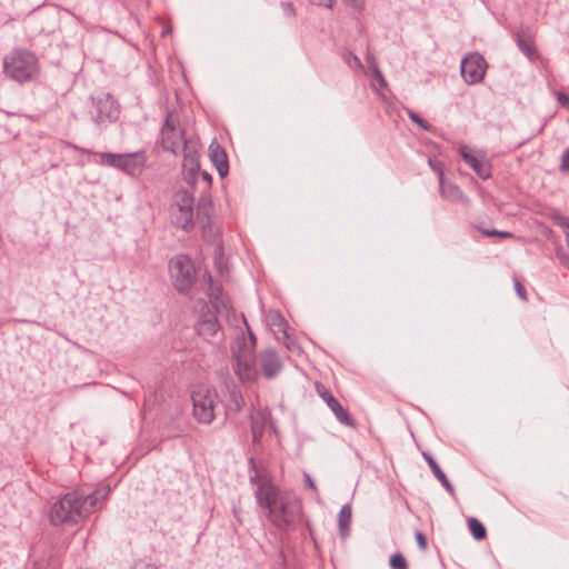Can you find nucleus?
I'll use <instances>...</instances> for the list:
<instances>
[{"label": "nucleus", "mask_w": 569, "mask_h": 569, "mask_svg": "<svg viewBox=\"0 0 569 569\" xmlns=\"http://www.w3.org/2000/svg\"><path fill=\"white\" fill-rule=\"evenodd\" d=\"M110 492L109 485H103L89 495L80 490L69 491L52 503L49 521L54 527L76 526L101 508Z\"/></svg>", "instance_id": "obj_1"}, {"label": "nucleus", "mask_w": 569, "mask_h": 569, "mask_svg": "<svg viewBox=\"0 0 569 569\" xmlns=\"http://www.w3.org/2000/svg\"><path fill=\"white\" fill-rule=\"evenodd\" d=\"M254 497L260 508L267 510V519L281 531L296 530L302 519V502L297 497L282 492L272 482L260 483Z\"/></svg>", "instance_id": "obj_2"}, {"label": "nucleus", "mask_w": 569, "mask_h": 569, "mask_svg": "<svg viewBox=\"0 0 569 569\" xmlns=\"http://www.w3.org/2000/svg\"><path fill=\"white\" fill-rule=\"evenodd\" d=\"M2 67L4 76L20 84L36 80L40 73L38 57L26 48H13L3 57Z\"/></svg>", "instance_id": "obj_3"}, {"label": "nucleus", "mask_w": 569, "mask_h": 569, "mask_svg": "<svg viewBox=\"0 0 569 569\" xmlns=\"http://www.w3.org/2000/svg\"><path fill=\"white\" fill-rule=\"evenodd\" d=\"M69 147L80 150L88 154H97L88 149H80L77 146L69 143ZM100 157V163L121 170L128 176H137L147 166V152L144 150L136 151L132 153H110L101 152L98 153Z\"/></svg>", "instance_id": "obj_4"}, {"label": "nucleus", "mask_w": 569, "mask_h": 569, "mask_svg": "<svg viewBox=\"0 0 569 569\" xmlns=\"http://www.w3.org/2000/svg\"><path fill=\"white\" fill-rule=\"evenodd\" d=\"M170 277L173 288L181 295H187L197 280L193 261L187 254H178L169 262Z\"/></svg>", "instance_id": "obj_5"}, {"label": "nucleus", "mask_w": 569, "mask_h": 569, "mask_svg": "<svg viewBox=\"0 0 569 569\" xmlns=\"http://www.w3.org/2000/svg\"><path fill=\"white\" fill-rule=\"evenodd\" d=\"M246 345V337L241 333L231 347L232 358L234 360V373L240 381H254L259 377V371L256 367V360L253 359V352L250 350H243L242 346Z\"/></svg>", "instance_id": "obj_6"}, {"label": "nucleus", "mask_w": 569, "mask_h": 569, "mask_svg": "<svg viewBox=\"0 0 569 569\" xmlns=\"http://www.w3.org/2000/svg\"><path fill=\"white\" fill-rule=\"evenodd\" d=\"M217 398V392L206 387H199L192 392L193 417L199 423L209 425L213 421Z\"/></svg>", "instance_id": "obj_7"}, {"label": "nucleus", "mask_w": 569, "mask_h": 569, "mask_svg": "<svg viewBox=\"0 0 569 569\" xmlns=\"http://www.w3.org/2000/svg\"><path fill=\"white\" fill-rule=\"evenodd\" d=\"M161 146L163 150L178 154L179 149L184 148V142H193L186 138L183 129H178L172 120V112L167 111L164 122L160 130Z\"/></svg>", "instance_id": "obj_8"}, {"label": "nucleus", "mask_w": 569, "mask_h": 569, "mask_svg": "<svg viewBox=\"0 0 569 569\" xmlns=\"http://www.w3.org/2000/svg\"><path fill=\"white\" fill-rule=\"evenodd\" d=\"M488 68V63L483 56L479 52H470L460 63V73L467 84L480 83Z\"/></svg>", "instance_id": "obj_9"}, {"label": "nucleus", "mask_w": 569, "mask_h": 569, "mask_svg": "<svg viewBox=\"0 0 569 569\" xmlns=\"http://www.w3.org/2000/svg\"><path fill=\"white\" fill-rule=\"evenodd\" d=\"M183 161H182V173L183 180L192 188H197V181L200 169V153L197 142H184L182 149Z\"/></svg>", "instance_id": "obj_10"}, {"label": "nucleus", "mask_w": 569, "mask_h": 569, "mask_svg": "<svg viewBox=\"0 0 569 569\" xmlns=\"http://www.w3.org/2000/svg\"><path fill=\"white\" fill-rule=\"evenodd\" d=\"M92 102L96 110V113L93 114V120L96 123H111L118 119L120 112L119 104L114 97L110 93H102L97 98H92Z\"/></svg>", "instance_id": "obj_11"}, {"label": "nucleus", "mask_w": 569, "mask_h": 569, "mask_svg": "<svg viewBox=\"0 0 569 569\" xmlns=\"http://www.w3.org/2000/svg\"><path fill=\"white\" fill-rule=\"evenodd\" d=\"M216 309H211L206 301H201L200 317L196 325V330L199 336L209 339L214 337L220 330L221 325L218 320Z\"/></svg>", "instance_id": "obj_12"}, {"label": "nucleus", "mask_w": 569, "mask_h": 569, "mask_svg": "<svg viewBox=\"0 0 569 569\" xmlns=\"http://www.w3.org/2000/svg\"><path fill=\"white\" fill-rule=\"evenodd\" d=\"M316 391L318 396L327 403V406L335 413L336 418L346 426H353L352 418L349 416L348 411L342 407L338 399L333 397V395L329 391V389L321 382L317 381L315 383Z\"/></svg>", "instance_id": "obj_13"}, {"label": "nucleus", "mask_w": 569, "mask_h": 569, "mask_svg": "<svg viewBox=\"0 0 569 569\" xmlns=\"http://www.w3.org/2000/svg\"><path fill=\"white\" fill-rule=\"evenodd\" d=\"M459 154L480 179L488 180L492 177V164L489 161L472 154L466 146L459 148Z\"/></svg>", "instance_id": "obj_14"}, {"label": "nucleus", "mask_w": 569, "mask_h": 569, "mask_svg": "<svg viewBox=\"0 0 569 569\" xmlns=\"http://www.w3.org/2000/svg\"><path fill=\"white\" fill-rule=\"evenodd\" d=\"M257 360L260 365L262 375L267 379L274 378L282 369L281 360L273 349H267L259 353Z\"/></svg>", "instance_id": "obj_15"}, {"label": "nucleus", "mask_w": 569, "mask_h": 569, "mask_svg": "<svg viewBox=\"0 0 569 569\" xmlns=\"http://www.w3.org/2000/svg\"><path fill=\"white\" fill-rule=\"evenodd\" d=\"M194 208H169L170 222L178 229L189 232L194 227Z\"/></svg>", "instance_id": "obj_16"}, {"label": "nucleus", "mask_w": 569, "mask_h": 569, "mask_svg": "<svg viewBox=\"0 0 569 569\" xmlns=\"http://www.w3.org/2000/svg\"><path fill=\"white\" fill-rule=\"evenodd\" d=\"M203 277L208 283L206 293L210 300V303L213 309H216L217 311H220L221 308L227 307L223 287L221 283L213 280L210 272H206Z\"/></svg>", "instance_id": "obj_17"}, {"label": "nucleus", "mask_w": 569, "mask_h": 569, "mask_svg": "<svg viewBox=\"0 0 569 569\" xmlns=\"http://www.w3.org/2000/svg\"><path fill=\"white\" fill-rule=\"evenodd\" d=\"M209 158L216 167L220 178H224L229 173V161L226 150L213 140L209 146Z\"/></svg>", "instance_id": "obj_18"}, {"label": "nucleus", "mask_w": 569, "mask_h": 569, "mask_svg": "<svg viewBox=\"0 0 569 569\" xmlns=\"http://www.w3.org/2000/svg\"><path fill=\"white\" fill-rule=\"evenodd\" d=\"M439 193L446 201L462 204L469 203V198L465 194L462 189L453 182L446 180L442 184H439Z\"/></svg>", "instance_id": "obj_19"}, {"label": "nucleus", "mask_w": 569, "mask_h": 569, "mask_svg": "<svg viewBox=\"0 0 569 569\" xmlns=\"http://www.w3.org/2000/svg\"><path fill=\"white\" fill-rule=\"evenodd\" d=\"M513 40L518 49L531 61L535 62L539 59V52L535 41L529 37L525 38L520 32L513 36Z\"/></svg>", "instance_id": "obj_20"}, {"label": "nucleus", "mask_w": 569, "mask_h": 569, "mask_svg": "<svg viewBox=\"0 0 569 569\" xmlns=\"http://www.w3.org/2000/svg\"><path fill=\"white\" fill-rule=\"evenodd\" d=\"M422 457L425 461L428 463L429 468L431 469L433 476L439 480V482L443 486V488L450 493H455V488L451 485V482L448 480L446 473L442 471L440 466L437 463V461L433 459V457L428 453L423 452Z\"/></svg>", "instance_id": "obj_21"}, {"label": "nucleus", "mask_w": 569, "mask_h": 569, "mask_svg": "<svg viewBox=\"0 0 569 569\" xmlns=\"http://www.w3.org/2000/svg\"><path fill=\"white\" fill-rule=\"evenodd\" d=\"M352 518V508L350 505H345L338 515V527L341 538L350 536V523Z\"/></svg>", "instance_id": "obj_22"}, {"label": "nucleus", "mask_w": 569, "mask_h": 569, "mask_svg": "<svg viewBox=\"0 0 569 569\" xmlns=\"http://www.w3.org/2000/svg\"><path fill=\"white\" fill-rule=\"evenodd\" d=\"M194 208V196L186 189H179L174 196L173 201L169 208Z\"/></svg>", "instance_id": "obj_23"}, {"label": "nucleus", "mask_w": 569, "mask_h": 569, "mask_svg": "<svg viewBox=\"0 0 569 569\" xmlns=\"http://www.w3.org/2000/svg\"><path fill=\"white\" fill-rule=\"evenodd\" d=\"M227 388H228L229 409L234 412H239L242 409V407L244 406V400H243L242 393H241L240 389L234 385L228 386Z\"/></svg>", "instance_id": "obj_24"}, {"label": "nucleus", "mask_w": 569, "mask_h": 569, "mask_svg": "<svg viewBox=\"0 0 569 569\" xmlns=\"http://www.w3.org/2000/svg\"><path fill=\"white\" fill-rule=\"evenodd\" d=\"M213 203L210 191H201L197 203V213L209 219L212 212Z\"/></svg>", "instance_id": "obj_25"}, {"label": "nucleus", "mask_w": 569, "mask_h": 569, "mask_svg": "<svg viewBox=\"0 0 569 569\" xmlns=\"http://www.w3.org/2000/svg\"><path fill=\"white\" fill-rule=\"evenodd\" d=\"M368 74L371 77L370 86L372 90L379 96H382L381 90L388 88V82L385 76L382 74L380 68H375V70H372Z\"/></svg>", "instance_id": "obj_26"}, {"label": "nucleus", "mask_w": 569, "mask_h": 569, "mask_svg": "<svg viewBox=\"0 0 569 569\" xmlns=\"http://www.w3.org/2000/svg\"><path fill=\"white\" fill-rule=\"evenodd\" d=\"M468 529L473 539L480 541L487 537V529L485 525L477 518L470 517L468 519Z\"/></svg>", "instance_id": "obj_27"}, {"label": "nucleus", "mask_w": 569, "mask_h": 569, "mask_svg": "<svg viewBox=\"0 0 569 569\" xmlns=\"http://www.w3.org/2000/svg\"><path fill=\"white\" fill-rule=\"evenodd\" d=\"M375 68H379L376 56L368 49L366 53V64H362L360 59L358 58V70L363 71L365 74H368Z\"/></svg>", "instance_id": "obj_28"}, {"label": "nucleus", "mask_w": 569, "mask_h": 569, "mask_svg": "<svg viewBox=\"0 0 569 569\" xmlns=\"http://www.w3.org/2000/svg\"><path fill=\"white\" fill-rule=\"evenodd\" d=\"M428 164L431 168V170L437 174L439 184H442V182L446 181L443 162L433 158H428Z\"/></svg>", "instance_id": "obj_29"}, {"label": "nucleus", "mask_w": 569, "mask_h": 569, "mask_svg": "<svg viewBox=\"0 0 569 569\" xmlns=\"http://www.w3.org/2000/svg\"><path fill=\"white\" fill-rule=\"evenodd\" d=\"M391 569H409L405 556L400 552L393 553L389 559Z\"/></svg>", "instance_id": "obj_30"}, {"label": "nucleus", "mask_w": 569, "mask_h": 569, "mask_svg": "<svg viewBox=\"0 0 569 569\" xmlns=\"http://www.w3.org/2000/svg\"><path fill=\"white\" fill-rule=\"evenodd\" d=\"M198 184L201 186V191H210L211 187H212V177H211V174L209 172H207V171H201L199 169V176H198L197 186Z\"/></svg>", "instance_id": "obj_31"}, {"label": "nucleus", "mask_w": 569, "mask_h": 569, "mask_svg": "<svg viewBox=\"0 0 569 569\" xmlns=\"http://www.w3.org/2000/svg\"><path fill=\"white\" fill-rule=\"evenodd\" d=\"M550 219L556 226L569 231V218L568 217L561 214L559 211H553L550 214Z\"/></svg>", "instance_id": "obj_32"}, {"label": "nucleus", "mask_w": 569, "mask_h": 569, "mask_svg": "<svg viewBox=\"0 0 569 569\" xmlns=\"http://www.w3.org/2000/svg\"><path fill=\"white\" fill-rule=\"evenodd\" d=\"M408 117L413 123L418 124L421 129L426 131L431 130L432 126L427 120L422 119L418 113L409 111Z\"/></svg>", "instance_id": "obj_33"}, {"label": "nucleus", "mask_w": 569, "mask_h": 569, "mask_svg": "<svg viewBox=\"0 0 569 569\" xmlns=\"http://www.w3.org/2000/svg\"><path fill=\"white\" fill-rule=\"evenodd\" d=\"M480 231L487 237H499L503 239L513 238V233L510 231H500L497 229H481Z\"/></svg>", "instance_id": "obj_34"}, {"label": "nucleus", "mask_w": 569, "mask_h": 569, "mask_svg": "<svg viewBox=\"0 0 569 569\" xmlns=\"http://www.w3.org/2000/svg\"><path fill=\"white\" fill-rule=\"evenodd\" d=\"M513 287L516 290L517 296L525 302L528 301V293L525 288V286L521 283V281L515 276L513 277Z\"/></svg>", "instance_id": "obj_35"}, {"label": "nucleus", "mask_w": 569, "mask_h": 569, "mask_svg": "<svg viewBox=\"0 0 569 569\" xmlns=\"http://www.w3.org/2000/svg\"><path fill=\"white\" fill-rule=\"evenodd\" d=\"M246 325H248L246 322ZM247 329H248V333H249V345L246 342L244 346H242L243 350H250V352H253L254 348H256V343H257V338L256 336L253 335V332L251 331V329L249 328V326H247Z\"/></svg>", "instance_id": "obj_36"}, {"label": "nucleus", "mask_w": 569, "mask_h": 569, "mask_svg": "<svg viewBox=\"0 0 569 569\" xmlns=\"http://www.w3.org/2000/svg\"><path fill=\"white\" fill-rule=\"evenodd\" d=\"M560 171L569 172V147L565 149L561 156Z\"/></svg>", "instance_id": "obj_37"}, {"label": "nucleus", "mask_w": 569, "mask_h": 569, "mask_svg": "<svg viewBox=\"0 0 569 569\" xmlns=\"http://www.w3.org/2000/svg\"><path fill=\"white\" fill-rule=\"evenodd\" d=\"M415 538H416V541H417L419 548L422 551L427 550L428 543H427V538H426L425 533L422 531L418 530L415 535Z\"/></svg>", "instance_id": "obj_38"}, {"label": "nucleus", "mask_w": 569, "mask_h": 569, "mask_svg": "<svg viewBox=\"0 0 569 569\" xmlns=\"http://www.w3.org/2000/svg\"><path fill=\"white\" fill-rule=\"evenodd\" d=\"M132 569H159V567L151 562L139 559L134 562Z\"/></svg>", "instance_id": "obj_39"}, {"label": "nucleus", "mask_w": 569, "mask_h": 569, "mask_svg": "<svg viewBox=\"0 0 569 569\" xmlns=\"http://www.w3.org/2000/svg\"><path fill=\"white\" fill-rule=\"evenodd\" d=\"M281 8L287 17H289V18L296 17V8H295L293 3L282 2Z\"/></svg>", "instance_id": "obj_40"}, {"label": "nucleus", "mask_w": 569, "mask_h": 569, "mask_svg": "<svg viewBox=\"0 0 569 569\" xmlns=\"http://www.w3.org/2000/svg\"><path fill=\"white\" fill-rule=\"evenodd\" d=\"M558 103L569 111V96L563 92H556Z\"/></svg>", "instance_id": "obj_41"}, {"label": "nucleus", "mask_w": 569, "mask_h": 569, "mask_svg": "<svg viewBox=\"0 0 569 569\" xmlns=\"http://www.w3.org/2000/svg\"><path fill=\"white\" fill-rule=\"evenodd\" d=\"M341 57L345 60V62L352 68V60L356 61V56L352 51L343 49L341 52Z\"/></svg>", "instance_id": "obj_42"}, {"label": "nucleus", "mask_w": 569, "mask_h": 569, "mask_svg": "<svg viewBox=\"0 0 569 569\" xmlns=\"http://www.w3.org/2000/svg\"><path fill=\"white\" fill-rule=\"evenodd\" d=\"M303 480H305V487L307 489H310L315 492L318 491L315 480L311 478V476L307 472L303 473Z\"/></svg>", "instance_id": "obj_43"}, {"label": "nucleus", "mask_w": 569, "mask_h": 569, "mask_svg": "<svg viewBox=\"0 0 569 569\" xmlns=\"http://www.w3.org/2000/svg\"><path fill=\"white\" fill-rule=\"evenodd\" d=\"M217 252L219 253V256L216 257V267H217V269H218V271L220 273H223L224 266H223V262H222V248L219 247L217 249Z\"/></svg>", "instance_id": "obj_44"}, {"label": "nucleus", "mask_w": 569, "mask_h": 569, "mask_svg": "<svg viewBox=\"0 0 569 569\" xmlns=\"http://www.w3.org/2000/svg\"><path fill=\"white\" fill-rule=\"evenodd\" d=\"M311 4L323 7V8H331L333 0H309Z\"/></svg>", "instance_id": "obj_45"}, {"label": "nucleus", "mask_w": 569, "mask_h": 569, "mask_svg": "<svg viewBox=\"0 0 569 569\" xmlns=\"http://www.w3.org/2000/svg\"><path fill=\"white\" fill-rule=\"evenodd\" d=\"M264 482L266 481H261L258 470L254 471V475L250 476V483L254 485L257 488L260 483H264Z\"/></svg>", "instance_id": "obj_46"}, {"label": "nucleus", "mask_w": 569, "mask_h": 569, "mask_svg": "<svg viewBox=\"0 0 569 569\" xmlns=\"http://www.w3.org/2000/svg\"><path fill=\"white\" fill-rule=\"evenodd\" d=\"M248 463H249V469H250V470H254V471L257 470V463H256L254 458H252V457H251V458H249Z\"/></svg>", "instance_id": "obj_47"}, {"label": "nucleus", "mask_w": 569, "mask_h": 569, "mask_svg": "<svg viewBox=\"0 0 569 569\" xmlns=\"http://www.w3.org/2000/svg\"><path fill=\"white\" fill-rule=\"evenodd\" d=\"M252 432H253V440L258 441L260 439V437H261V433H257L254 428H252Z\"/></svg>", "instance_id": "obj_48"}, {"label": "nucleus", "mask_w": 569, "mask_h": 569, "mask_svg": "<svg viewBox=\"0 0 569 569\" xmlns=\"http://www.w3.org/2000/svg\"><path fill=\"white\" fill-rule=\"evenodd\" d=\"M461 174L463 176V173H462V172H461ZM465 176L469 177V178H470V180H472V181L475 180V179H473V177H472V176H470L469 173H465Z\"/></svg>", "instance_id": "obj_49"}, {"label": "nucleus", "mask_w": 569, "mask_h": 569, "mask_svg": "<svg viewBox=\"0 0 569 569\" xmlns=\"http://www.w3.org/2000/svg\"><path fill=\"white\" fill-rule=\"evenodd\" d=\"M34 569H41V568H39V567H36Z\"/></svg>", "instance_id": "obj_50"}]
</instances>
